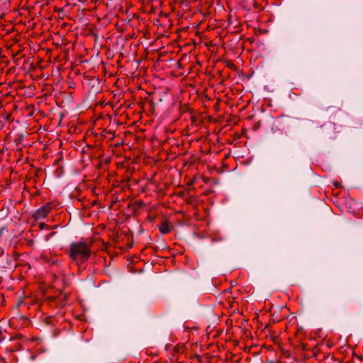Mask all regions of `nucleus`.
I'll return each mask as SVG.
<instances>
[{
	"instance_id": "nucleus-1",
	"label": "nucleus",
	"mask_w": 363,
	"mask_h": 363,
	"mask_svg": "<svg viewBox=\"0 0 363 363\" xmlns=\"http://www.w3.org/2000/svg\"><path fill=\"white\" fill-rule=\"evenodd\" d=\"M91 242L86 240L72 242L69 247V257L77 264L86 261L91 255Z\"/></svg>"
},
{
	"instance_id": "nucleus-2",
	"label": "nucleus",
	"mask_w": 363,
	"mask_h": 363,
	"mask_svg": "<svg viewBox=\"0 0 363 363\" xmlns=\"http://www.w3.org/2000/svg\"><path fill=\"white\" fill-rule=\"evenodd\" d=\"M52 209V204L48 203L38 209L33 214L35 220L43 219Z\"/></svg>"
},
{
	"instance_id": "nucleus-3",
	"label": "nucleus",
	"mask_w": 363,
	"mask_h": 363,
	"mask_svg": "<svg viewBox=\"0 0 363 363\" xmlns=\"http://www.w3.org/2000/svg\"><path fill=\"white\" fill-rule=\"evenodd\" d=\"M172 228L173 225L167 220H164L159 226L160 232L162 234L169 233L172 230Z\"/></svg>"
},
{
	"instance_id": "nucleus-4",
	"label": "nucleus",
	"mask_w": 363,
	"mask_h": 363,
	"mask_svg": "<svg viewBox=\"0 0 363 363\" xmlns=\"http://www.w3.org/2000/svg\"><path fill=\"white\" fill-rule=\"evenodd\" d=\"M184 350V345H181V346H177L175 347V352L177 353H182Z\"/></svg>"
},
{
	"instance_id": "nucleus-5",
	"label": "nucleus",
	"mask_w": 363,
	"mask_h": 363,
	"mask_svg": "<svg viewBox=\"0 0 363 363\" xmlns=\"http://www.w3.org/2000/svg\"><path fill=\"white\" fill-rule=\"evenodd\" d=\"M69 295L67 294H65L62 297V302L64 303V305L65 304V302L68 298Z\"/></svg>"
},
{
	"instance_id": "nucleus-6",
	"label": "nucleus",
	"mask_w": 363,
	"mask_h": 363,
	"mask_svg": "<svg viewBox=\"0 0 363 363\" xmlns=\"http://www.w3.org/2000/svg\"><path fill=\"white\" fill-rule=\"evenodd\" d=\"M44 225H45V223H40V228L42 229Z\"/></svg>"
}]
</instances>
